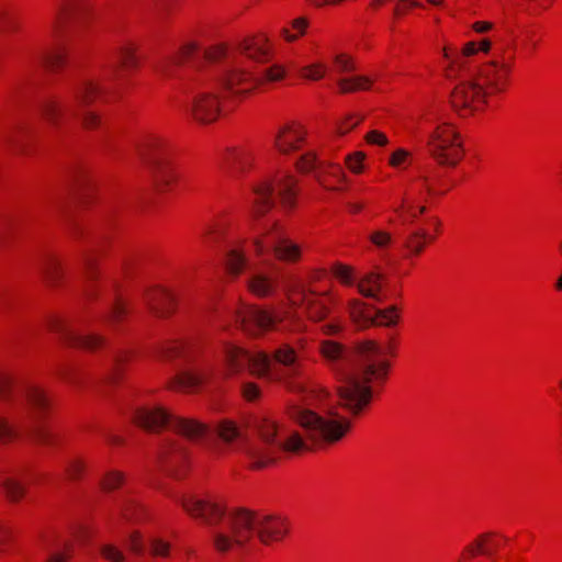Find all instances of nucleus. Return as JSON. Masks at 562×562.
Returning a JSON list of instances; mask_svg holds the SVG:
<instances>
[{
  "label": "nucleus",
  "instance_id": "4",
  "mask_svg": "<svg viewBox=\"0 0 562 562\" xmlns=\"http://www.w3.org/2000/svg\"><path fill=\"white\" fill-rule=\"evenodd\" d=\"M179 503L189 515L210 527L214 548L221 553L245 551L256 537L263 544L280 541L289 530L282 517L247 509L226 510L210 497L186 495Z\"/></svg>",
  "mask_w": 562,
  "mask_h": 562
},
{
  "label": "nucleus",
  "instance_id": "49",
  "mask_svg": "<svg viewBox=\"0 0 562 562\" xmlns=\"http://www.w3.org/2000/svg\"><path fill=\"white\" fill-rule=\"evenodd\" d=\"M150 552L157 557H167L170 544L162 539L151 538L149 540Z\"/></svg>",
  "mask_w": 562,
  "mask_h": 562
},
{
  "label": "nucleus",
  "instance_id": "62",
  "mask_svg": "<svg viewBox=\"0 0 562 562\" xmlns=\"http://www.w3.org/2000/svg\"><path fill=\"white\" fill-rule=\"evenodd\" d=\"M289 326H290V329L293 331H301L304 328V324L301 321L295 319V318L290 319Z\"/></svg>",
  "mask_w": 562,
  "mask_h": 562
},
{
  "label": "nucleus",
  "instance_id": "52",
  "mask_svg": "<svg viewBox=\"0 0 562 562\" xmlns=\"http://www.w3.org/2000/svg\"><path fill=\"white\" fill-rule=\"evenodd\" d=\"M364 139L371 145L386 146L389 144L386 135L378 130L368 132Z\"/></svg>",
  "mask_w": 562,
  "mask_h": 562
},
{
  "label": "nucleus",
  "instance_id": "58",
  "mask_svg": "<svg viewBox=\"0 0 562 562\" xmlns=\"http://www.w3.org/2000/svg\"><path fill=\"white\" fill-rule=\"evenodd\" d=\"M352 119H347L346 122L341 123L338 128H337V133L339 135H345L346 133H348L350 130H352L355 126H357L359 124V122L361 121V117L351 122Z\"/></svg>",
  "mask_w": 562,
  "mask_h": 562
},
{
  "label": "nucleus",
  "instance_id": "59",
  "mask_svg": "<svg viewBox=\"0 0 562 562\" xmlns=\"http://www.w3.org/2000/svg\"><path fill=\"white\" fill-rule=\"evenodd\" d=\"M85 273H86V277L89 279V280H92L94 278V261L92 259V257H87L85 259Z\"/></svg>",
  "mask_w": 562,
  "mask_h": 562
},
{
  "label": "nucleus",
  "instance_id": "44",
  "mask_svg": "<svg viewBox=\"0 0 562 562\" xmlns=\"http://www.w3.org/2000/svg\"><path fill=\"white\" fill-rule=\"evenodd\" d=\"M326 69L322 64H313L300 69L302 77L310 80H319L325 76Z\"/></svg>",
  "mask_w": 562,
  "mask_h": 562
},
{
  "label": "nucleus",
  "instance_id": "19",
  "mask_svg": "<svg viewBox=\"0 0 562 562\" xmlns=\"http://www.w3.org/2000/svg\"><path fill=\"white\" fill-rule=\"evenodd\" d=\"M306 131L299 123H286L278 130L274 136V147L281 154H289L300 149L304 143Z\"/></svg>",
  "mask_w": 562,
  "mask_h": 562
},
{
  "label": "nucleus",
  "instance_id": "64",
  "mask_svg": "<svg viewBox=\"0 0 562 562\" xmlns=\"http://www.w3.org/2000/svg\"><path fill=\"white\" fill-rule=\"evenodd\" d=\"M419 180L422 182H425V190L428 194H430V195L437 194V192L434 190V188L428 184V178L426 176H420Z\"/></svg>",
  "mask_w": 562,
  "mask_h": 562
},
{
  "label": "nucleus",
  "instance_id": "5",
  "mask_svg": "<svg viewBox=\"0 0 562 562\" xmlns=\"http://www.w3.org/2000/svg\"><path fill=\"white\" fill-rule=\"evenodd\" d=\"M260 441H249L244 430L234 422L224 419L216 427V435L228 447L245 452L255 469L273 463L281 451L300 452L310 449L307 441L296 431L289 432L267 415L254 419Z\"/></svg>",
  "mask_w": 562,
  "mask_h": 562
},
{
  "label": "nucleus",
  "instance_id": "42",
  "mask_svg": "<svg viewBox=\"0 0 562 562\" xmlns=\"http://www.w3.org/2000/svg\"><path fill=\"white\" fill-rule=\"evenodd\" d=\"M331 272L344 284H346V285L353 284V273L349 266L337 262L333 266Z\"/></svg>",
  "mask_w": 562,
  "mask_h": 562
},
{
  "label": "nucleus",
  "instance_id": "1",
  "mask_svg": "<svg viewBox=\"0 0 562 562\" xmlns=\"http://www.w3.org/2000/svg\"><path fill=\"white\" fill-rule=\"evenodd\" d=\"M306 346L305 338H297L281 345L270 357L266 352L249 353L235 345L226 344L223 350L226 370L220 374L224 376L227 372L236 373L248 369L258 376L283 381L300 395V401L288 408L290 417L304 429L306 438L312 442L331 445L345 437L351 423L336 412H328L325 416L316 413L313 406L323 402L327 393L294 381L302 374Z\"/></svg>",
  "mask_w": 562,
  "mask_h": 562
},
{
  "label": "nucleus",
  "instance_id": "40",
  "mask_svg": "<svg viewBox=\"0 0 562 562\" xmlns=\"http://www.w3.org/2000/svg\"><path fill=\"white\" fill-rule=\"evenodd\" d=\"M101 555L111 562H125L126 557L123 551L112 543H104L100 546Z\"/></svg>",
  "mask_w": 562,
  "mask_h": 562
},
{
  "label": "nucleus",
  "instance_id": "53",
  "mask_svg": "<svg viewBox=\"0 0 562 562\" xmlns=\"http://www.w3.org/2000/svg\"><path fill=\"white\" fill-rule=\"evenodd\" d=\"M83 469H85V465L81 461L72 460L67 465L66 471H67L69 479L76 480V479L80 477L81 473L83 472Z\"/></svg>",
  "mask_w": 562,
  "mask_h": 562
},
{
  "label": "nucleus",
  "instance_id": "39",
  "mask_svg": "<svg viewBox=\"0 0 562 562\" xmlns=\"http://www.w3.org/2000/svg\"><path fill=\"white\" fill-rule=\"evenodd\" d=\"M124 482L123 473L119 471H109L100 481L103 491L110 492L120 487Z\"/></svg>",
  "mask_w": 562,
  "mask_h": 562
},
{
  "label": "nucleus",
  "instance_id": "31",
  "mask_svg": "<svg viewBox=\"0 0 562 562\" xmlns=\"http://www.w3.org/2000/svg\"><path fill=\"white\" fill-rule=\"evenodd\" d=\"M40 272L50 284H57L63 277L60 262L53 256H47L40 262Z\"/></svg>",
  "mask_w": 562,
  "mask_h": 562
},
{
  "label": "nucleus",
  "instance_id": "35",
  "mask_svg": "<svg viewBox=\"0 0 562 562\" xmlns=\"http://www.w3.org/2000/svg\"><path fill=\"white\" fill-rule=\"evenodd\" d=\"M372 80L364 76H357L352 78H341L337 81L339 91L341 93L353 92L358 90L369 89Z\"/></svg>",
  "mask_w": 562,
  "mask_h": 562
},
{
  "label": "nucleus",
  "instance_id": "60",
  "mask_svg": "<svg viewBox=\"0 0 562 562\" xmlns=\"http://www.w3.org/2000/svg\"><path fill=\"white\" fill-rule=\"evenodd\" d=\"M492 23L490 22H483V21H480V22H475L473 24V29L474 31H476L477 33H484V32H487L492 29Z\"/></svg>",
  "mask_w": 562,
  "mask_h": 562
},
{
  "label": "nucleus",
  "instance_id": "15",
  "mask_svg": "<svg viewBox=\"0 0 562 562\" xmlns=\"http://www.w3.org/2000/svg\"><path fill=\"white\" fill-rule=\"evenodd\" d=\"M258 255L271 250L274 257L285 262H295L300 259L301 247L292 241L285 233L273 224L263 239L254 241Z\"/></svg>",
  "mask_w": 562,
  "mask_h": 562
},
{
  "label": "nucleus",
  "instance_id": "7",
  "mask_svg": "<svg viewBox=\"0 0 562 562\" xmlns=\"http://www.w3.org/2000/svg\"><path fill=\"white\" fill-rule=\"evenodd\" d=\"M106 89L98 80L80 78L72 83L67 97L63 99L53 95L45 97L40 102V111L55 128H60L78 116L81 117L83 127L93 128L99 125L100 117L94 112L88 111L87 108Z\"/></svg>",
  "mask_w": 562,
  "mask_h": 562
},
{
  "label": "nucleus",
  "instance_id": "27",
  "mask_svg": "<svg viewBox=\"0 0 562 562\" xmlns=\"http://www.w3.org/2000/svg\"><path fill=\"white\" fill-rule=\"evenodd\" d=\"M68 49L64 44H56L55 47L41 52L35 58V63L50 70H58L66 64Z\"/></svg>",
  "mask_w": 562,
  "mask_h": 562
},
{
  "label": "nucleus",
  "instance_id": "47",
  "mask_svg": "<svg viewBox=\"0 0 562 562\" xmlns=\"http://www.w3.org/2000/svg\"><path fill=\"white\" fill-rule=\"evenodd\" d=\"M366 158L364 153L356 151L346 157L347 167L355 173L362 171V162Z\"/></svg>",
  "mask_w": 562,
  "mask_h": 562
},
{
  "label": "nucleus",
  "instance_id": "56",
  "mask_svg": "<svg viewBox=\"0 0 562 562\" xmlns=\"http://www.w3.org/2000/svg\"><path fill=\"white\" fill-rule=\"evenodd\" d=\"M335 63L339 72H349L353 70L352 63L344 55L336 56Z\"/></svg>",
  "mask_w": 562,
  "mask_h": 562
},
{
  "label": "nucleus",
  "instance_id": "24",
  "mask_svg": "<svg viewBox=\"0 0 562 562\" xmlns=\"http://www.w3.org/2000/svg\"><path fill=\"white\" fill-rule=\"evenodd\" d=\"M267 38L265 35L245 38L238 45L241 55L258 63L268 60L269 49L266 47Z\"/></svg>",
  "mask_w": 562,
  "mask_h": 562
},
{
  "label": "nucleus",
  "instance_id": "26",
  "mask_svg": "<svg viewBox=\"0 0 562 562\" xmlns=\"http://www.w3.org/2000/svg\"><path fill=\"white\" fill-rule=\"evenodd\" d=\"M213 379L210 370H195L180 373L173 382V387L182 391H194L198 386Z\"/></svg>",
  "mask_w": 562,
  "mask_h": 562
},
{
  "label": "nucleus",
  "instance_id": "9",
  "mask_svg": "<svg viewBox=\"0 0 562 562\" xmlns=\"http://www.w3.org/2000/svg\"><path fill=\"white\" fill-rule=\"evenodd\" d=\"M167 143L160 136L146 135L136 144V151L149 168L158 192L168 189L176 176L167 158Z\"/></svg>",
  "mask_w": 562,
  "mask_h": 562
},
{
  "label": "nucleus",
  "instance_id": "63",
  "mask_svg": "<svg viewBox=\"0 0 562 562\" xmlns=\"http://www.w3.org/2000/svg\"><path fill=\"white\" fill-rule=\"evenodd\" d=\"M293 27L295 30H297L299 34H303L304 33V30L306 27V21L304 19H296L294 22H293Z\"/></svg>",
  "mask_w": 562,
  "mask_h": 562
},
{
  "label": "nucleus",
  "instance_id": "36",
  "mask_svg": "<svg viewBox=\"0 0 562 562\" xmlns=\"http://www.w3.org/2000/svg\"><path fill=\"white\" fill-rule=\"evenodd\" d=\"M226 266L232 274H238L246 267V259L241 250L232 248L226 255Z\"/></svg>",
  "mask_w": 562,
  "mask_h": 562
},
{
  "label": "nucleus",
  "instance_id": "33",
  "mask_svg": "<svg viewBox=\"0 0 562 562\" xmlns=\"http://www.w3.org/2000/svg\"><path fill=\"white\" fill-rule=\"evenodd\" d=\"M24 396L27 405L34 413H42L49 405L46 394L37 386H29L25 390Z\"/></svg>",
  "mask_w": 562,
  "mask_h": 562
},
{
  "label": "nucleus",
  "instance_id": "2",
  "mask_svg": "<svg viewBox=\"0 0 562 562\" xmlns=\"http://www.w3.org/2000/svg\"><path fill=\"white\" fill-rule=\"evenodd\" d=\"M182 66L199 72L187 86V111L201 124L216 121L221 112L217 97L204 86L206 81L220 83L233 95H245L258 85L279 81L285 75L282 66L274 65L265 69L260 76H254L238 64L224 45L201 50L194 43L184 45L177 55L160 60L155 70L162 77L173 78Z\"/></svg>",
  "mask_w": 562,
  "mask_h": 562
},
{
  "label": "nucleus",
  "instance_id": "16",
  "mask_svg": "<svg viewBox=\"0 0 562 562\" xmlns=\"http://www.w3.org/2000/svg\"><path fill=\"white\" fill-rule=\"evenodd\" d=\"M157 458L165 471L180 477L186 472L189 452L183 439L165 436L160 440Z\"/></svg>",
  "mask_w": 562,
  "mask_h": 562
},
{
  "label": "nucleus",
  "instance_id": "54",
  "mask_svg": "<svg viewBox=\"0 0 562 562\" xmlns=\"http://www.w3.org/2000/svg\"><path fill=\"white\" fill-rule=\"evenodd\" d=\"M16 220L12 216L0 218V239L4 238L11 231L14 229Z\"/></svg>",
  "mask_w": 562,
  "mask_h": 562
},
{
  "label": "nucleus",
  "instance_id": "12",
  "mask_svg": "<svg viewBox=\"0 0 562 562\" xmlns=\"http://www.w3.org/2000/svg\"><path fill=\"white\" fill-rule=\"evenodd\" d=\"M427 145L431 156L441 166L456 167L463 156L461 140L454 130L442 124L429 135Z\"/></svg>",
  "mask_w": 562,
  "mask_h": 562
},
{
  "label": "nucleus",
  "instance_id": "8",
  "mask_svg": "<svg viewBox=\"0 0 562 562\" xmlns=\"http://www.w3.org/2000/svg\"><path fill=\"white\" fill-rule=\"evenodd\" d=\"M133 420L148 431L167 428L191 442H200L211 436V429L193 418L172 415L160 406H144L134 412Z\"/></svg>",
  "mask_w": 562,
  "mask_h": 562
},
{
  "label": "nucleus",
  "instance_id": "57",
  "mask_svg": "<svg viewBox=\"0 0 562 562\" xmlns=\"http://www.w3.org/2000/svg\"><path fill=\"white\" fill-rule=\"evenodd\" d=\"M243 394L248 401H254L259 396L260 391L256 384L245 383L243 385Z\"/></svg>",
  "mask_w": 562,
  "mask_h": 562
},
{
  "label": "nucleus",
  "instance_id": "41",
  "mask_svg": "<svg viewBox=\"0 0 562 562\" xmlns=\"http://www.w3.org/2000/svg\"><path fill=\"white\" fill-rule=\"evenodd\" d=\"M411 153L404 148L394 150L389 159V164L394 168H405L411 165Z\"/></svg>",
  "mask_w": 562,
  "mask_h": 562
},
{
  "label": "nucleus",
  "instance_id": "13",
  "mask_svg": "<svg viewBox=\"0 0 562 562\" xmlns=\"http://www.w3.org/2000/svg\"><path fill=\"white\" fill-rule=\"evenodd\" d=\"M348 312L352 322L360 329L371 326L391 327L394 326L398 319L396 306H390L384 310L369 307L366 303L356 299L348 302Z\"/></svg>",
  "mask_w": 562,
  "mask_h": 562
},
{
  "label": "nucleus",
  "instance_id": "30",
  "mask_svg": "<svg viewBox=\"0 0 562 562\" xmlns=\"http://www.w3.org/2000/svg\"><path fill=\"white\" fill-rule=\"evenodd\" d=\"M359 292L366 296L382 302L380 295L381 276L374 272L366 274L358 283Z\"/></svg>",
  "mask_w": 562,
  "mask_h": 562
},
{
  "label": "nucleus",
  "instance_id": "3",
  "mask_svg": "<svg viewBox=\"0 0 562 562\" xmlns=\"http://www.w3.org/2000/svg\"><path fill=\"white\" fill-rule=\"evenodd\" d=\"M319 351L337 379L339 405L352 415L360 414L371 402V383H383L391 363L386 360L393 347L385 348L374 340H364L348 349L334 340H324Z\"/></svg>",
  "mask_w": 562,
  "mask_h": 562
},
{
  "label": "nucleus",
  "instance_id": "22",
  "mask_svg": "<svg viewBox=\"0 0 562 562\" xmlns=\"http://www.w3.org/2000/svg\"><path fill=\"white\" fill-rule=\"evenodd\" d=\"M145 303L157 317H165L172 312L175 296L162 288L148 290L144 295Z\"/></svg>",
  "mask_w": 562,
  "mask_h": 562
},
{
  "label": "nucleus",
  "instance_id": "29",
  "mask_svg": "<svg viewBox=\"0 0 562 562\" xmlns=\"http://www.w3.org/2000/svg\"><path fill=\"white\" fill-rule=\"evenodd\" d=\"M479 50L475 42H469L460 53L452 52L450 48H443V56L450 63L451 71L461 72L465 67V58L476 54Z\"/></svg>",
  "mask_w": 562,
  "mask_h": 562
},
{
  "label": "nucleus",
  "instance_id": "50",
  "mask_svg": "<svg viewBox=\"0 0 562 562\" xmlns=\"http://www.w3.org/2000/svg\"><path fill=\"white\" fill-rule=\"evenodd\" d=\"M188 347L183 342H170L164 350V356L167 358H178L186 355Z\"/></svg>",
  "mask_w": 562,
  "mask_h": 562
},
{
  "label": "nucleus",
  "instance_id": "23",
  "mask_svg": "<svg viewBox=\"0 0 562 562\" xmlns=\"http://www.w3.org/2000/svg\"><path fill=\"white\" fill-rule=\"evenodd\" d=\"M255 159V154L251 149L246 147L232 148L226 151L223 158L225 168L233 172H245L247 171Z\"/></svg>",
  "mask_w": 562,
  "mask_h": 562
},
{
  "label": "nucleus",
  "instance_id": "32",
  "mask_svg": "<svg viewBox=\"0 0 562 562\" xmlns=\"http://www.w3.org/2000/svg\"><path fill=\"white\" fill-rule=\"evenodd\" d=\"M77 3L72 0H63L56 4L54 15L49 24V32L56 36L66 15L75 12Z\"/></svg>",
  "mask_w": 562,
  "mask_h": 562
},
{
  "label": "nucleus",
  "instance_id": "43",
  "mask_svg": "<svg viewBox=\"0 0 562 562\" xmlns=\"http://www.w3.org/2000/svg\"><path fill=\"white\" fill-rule=\"evenodd\" d=\"M126 544L130 551L135 554L139 555L143 554L145 551L144 539L139 531L135 530L131 532L126 539Z\"/></svg>",
  "mask_w": 562,
  "mask_h": 562
},
{
  "label": "nucleus",
  "instance_id": "46",
  "mask_svg": "<svg viewBox=\"0 0 562 562\" xmlns=\"http://www.w3.org/2000/svg\"><path fill=\"white\" fill-rule=\"evenodd\" d=\"M13 397V382L3 374H0V401L8 402Z\"/></svg>",
  "mask_w": 562,
  "mask_h": 562
},
{
  "label": "nucleus",
  "instance_id": "17",
  "mask_svg": "<svg viewBox=\"0 0 562 562\" xmlns=\"http://www.w3.org/2000/svg\"><path fill=\"white\" fill-rule=\"evenodd\" d=\"M47 327L50 331L58 334L63 342L71 347L93 351L105 346L103 336L99 334H80L61 318H50L47 323Z\"/></svg>",
  "mask_w": 562,
  "mask_h": 562
},
{
  "label": "nucleus",
  "instance_id": "25",
  "mask_svg": "<svg viewBox=\"0 0 562 562\" xmlns=\"http://www.w3.org/2000/svg\"><path fill=\"white\" fill-rule=\"evenodd\" d=\"M44 550L47 552L46 562H67L71 557L72 546L63 538H49L44 540Z\"/></svg>",
  "mask_w": 562,
  "mask_h": 562
},
{
  "label": "nucleus",
  "instance_id": "20",
  "mask_svg": "<svg viewBox=\"0 0 562 562\" xmlns=\"http://www.w3.org/2000/svg\"><path fill=\"white\" fill-rule=\"evenodd\" d=\"M299 170L303 172L314 171L317 180L324 184L323 176L328 173L338 180L345 179V172L338 165H330L319 161L313 151L306 153L296 162Z\"/></svg>",
  "mask_w": 562,
  "mask_h": 562
},
{
  "label": "nucleus",
  "instance_id": "11",
  "mask_svg": "<svg viewBox=\"0 0 562 562\" xmlns=\"http://www.w3.org/2000/svg\"><path fill=\"white\" fill-rule=\"evenodd\" d=\"M295 181L291 176H286L273 181H265L254 188L256 215H262L270 210L277 198L283 209L290 210L295 205Z\"/></svg>",
  "mask_w": 562,
  "mask_h": 562
},
{
  "label": "nucleus",
  "instance_id": "61",
  "mask_svg": "<svg viewBox=\"0 0 562 562\" xmlns=\"http://www.w3.org/2000/svg\"><path fill=\"white\" fill-rule=\"evenodd\" d=\"M322 329L327 335H334L339 331L340 326L338 324H326L322 327Z\"/></svg>",
  "mask_w": 562,
  "mask_h": 562
},
{
  "label": "nucleus",
  "instance_id": "18",
  "mask_svg": "<svg viewBox=\"0 0 562 562\" xmlns=\"http://www.w3.org/2000/svg\"><path fill=\"white\" fill-rule=\"evenodd\" d=\"M34 128L26 122H15L1 134L2 142L16 154H29L30 144L35 138Z\"/></svg>",
  "mask_w": 562,
  "mask_h": 562
},
{
  "label": "nucleus",
  "instance_id": "55",
  "mask_svg": "<svg viewBox=\"0 0 562 562\" xmlns=\"http://www.w3.org/2000/svg\"><path fill=\"white\" fill-rule=\"evenodd\" d=\"M34 438L42 445H49L53 441V435L40 427L32 430Z\"/></svg>",
  "mask_w": 562,
  "mask_h": 562
},
{
  "label": "nucleus",
  "instance_id": "21",
  "mask_svg": "<svg viewBox=\"0 0 562 562\" xmlns=\"http://www.w3.org/2000/svg\"><path fill=\"white\" fill-rule=\"evenodd\" d=\"M138 58L135 55V48L132 44H123L112 52L108 77L119 76L121 70H130L137 66Z\"/></svg>",
  "mask_w": 562,
  "mask_h": 562
},
{
  "label": "nucleus",
  "instance_id": "34",
  "mask_svg": "<svg viewBox=\"0 0 562 562\" xmlns=\"http://www.w3.org/2000/svg\"><path fill=\"white\" fill-rule=\"evenodd\" d=\"M117 512L120 516L127 520L133 521L140 516V507L137 502L128 496H122L115 499Z\"/></svg>",
  "mask_w": 562,
  "mask_h": 562
},
{
  "label": "nucleus",
  "instance_id": "10",
  "mask_svg": "<svg viewBox=\"0 0 562 562\" xmlns=\"http://www.w3.org/2000/svg\"><path fill=\"white\" fill-rule=\"evenodd\" d=\"M316 279V276H312L310 280L291 279L286 283V292L293 306L303 307L311 321L321 322L329 312L330 296L328 291L312 288L311 282Z\"/></svg>",
  "mask_w": 562,
  "mask_h": 562
},
{
  "label": "nucleus",
  "instance_id": "28",
  "mask_svg": "<svg viewBox=\"0 0 562 562\" xmlns=\"http://www.w3.org/2000/svg\"><path fill=\"white\" fill-rule=\"evenodd\" d=\"M248 289L257 296H268L276 291L277 280L265 272H255L248 280Z\"/></svg>",
  "mask_w": 562,
  "mask_h": 562
},
{
  "label": "nucleus",
  "instance_id": "37",
  "mask_svg": "<svg viewBox=\"0 0 562 562\" xmlns=\"http://www.w3.org/2000/svg\"><path fill=\"white\" fill-rule=\"evenodd\" d=\"M427 233L423 229L414 231L405 239L404 246L415 255H419L426 244Z\"/></svg>",
  "mask_w": 562,
  "mask_h": 562
},
{
  "label": "nucleus",
  "instance_id": "48",
  "mask_svg": "<svg viewBox=\"0 0 562 562\" xmlns=\"http://www.w3.org/2000/svg\"><path fill=\"white\" fill-rule=\"evenodd\" d=\"M370 240L374 246L385 248L391 245L393 238L391 234L385 231H375L370 235Z\"/></svg>",
  "mask_w": 562,
  "mask_h": 562
},
{
  "label": "nucleus",
  "instance_id": "6",
  "mask_svg": "<svg viewBox=\"0 0 562 562\" xmlns=\"http://www.w3.org/2000/svg\"><path fill=\"white\" fill-rule=\"evenodd\" d=\"M512 65L501 59L482 65L456 86L451 93V104L461 116H470L482 110L491 95L506 90Z\"/></svg>",
  "mask_w": 562,
  "mask_h": 562
},
{
  "label": "nucleus",
  "instance_id": "45",
  "mask_svg": "<svg viewBox=\"0 0 562 562\" xmlns=\"http://www.w3.org/2000/svg\"><path fill=\"white\" fill-rule=\"evenodd\" d=\"M127 351H114L112 355L113 370L109 376V381L112 382L116 379L122 364L128 359Z\"/></svg>",
  "mask_w": 562,
  "mask_h": 562
},
{
  "label": "nucleus",
  "instance_id": "14",
  "mask_svg": "<svg viewBox=\"0 0 562 562\" xmlns=\"http://www.w3.org/2000/svg\"><path fill=\"white\" fill-rule=\"evenodd\" d=\"M236 323L249 335H259L282 323L286 315L279 311H269L256 306H243L235 313Z\"/></svg>",
  "mask_w": 562,
  "mask_h": 562
},
{
  "label": "nucleus",
  "instance_id": "51",
  "mask_svg": "<svg viewBox=\"0 0 562 562\" xmlns=\"http://www.w3.org/2000/svg\"><path fill=\"white\" fill-rule=\"evenodd\" d=\"M491 536V533H484L482 536H480L479 540L476 541L475 546H468L465 548V552L470 555V557H474L476 555L477 553H482V554H486V555H490L492 557V551L488 550V549H485L483 547V541L488 537Z\"/></svg>",
  "mask_w": 562,
  "mask_h": 562
},
{
  "label": "nucleus",
  "instance_id": "38",
  "mask_svg": "<svg viewBox=\"0 0 562 562\" xmlns=\"http://www.w3.org/2000/svg\"><path fill=\"white\" fill-rule=\"evenodd\" d=\"M126 314V303L121 299L116 297L110 313L104 317V321L111 325L120 323Z\"/></svg>",
  "mask_w": 562,
  "mask_h": 562
}]
</instances>
